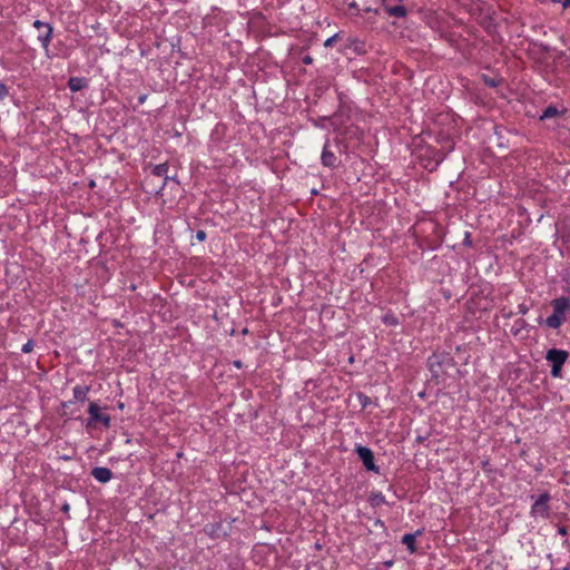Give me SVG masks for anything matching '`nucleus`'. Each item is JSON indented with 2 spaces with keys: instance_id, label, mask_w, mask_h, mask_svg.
Returning <instances> with one entry per match:
<instances>
[{
  "instance_id": "obj_12",
  "label": "nucleus",
  "mask_w": 570,
  "mask_h": 570,
  "mask_svg": "<svg viewBox=\"0 0 570 570\" xmlns=\"http://www.w3.org/2000/svg\"><path fill=\"white\" fill-rule=\"evenodd\" d=\"M68 87L72 92L80 91L87 87V80L82 77H70L68 80Z\"/></svg>"
},
{
  "instance_id": "obj_15",
  "label": "nucleus",
  "mask_w": 570,
  "mask_h": 570,
  "mask_svg": "<svg viewBox=\"0 0 570 570\" xmlns=\"http://www.w3.org/2000/svg\"><path fill=\"white\" fill-rule=\"evenodd\" d=\"M368 501H370L372 507H379V505L384 504L386 502L384 495L381 492L372 493L370 495Z\"/></svg>"
},
{
  "instance_id": "obj_13",
  "label": "nucleus",
  "mask_w": 570,
  "mask_h": 570,
  "mask_svg": "<svg viewBox=\"0 0 570 570\" xmlns=\"http://www.w3.org/2000/svg\"><path fill=\"white\" fill-rule=\"evenodd\" d=\"M89 391V385H76L72 390L75 400L79 402H85L88 397Z\"/></svg>"
},
{
  "instance_id": "obj_17",
  "label": "nucleus",
  "mask_w": 570,
  "mask_h": 570,
  "mask_svg": "<svg viewBox=\"0 0 570 570\" xmlns=\"http://www.w3.org/2000/svg\"><path fill=\"white\" fill-rule=\"evenodd\" d=\"M383 323L386 325L395 326L399 324L397 318L394 315H385L383 317Z\"/></svg>"
},
{
  "instance_id": "obj_25",
  "label": "nucleus",
  "mask_w": 570,
  "mask_h": 570,
  "mask_svg": "<svg viewBox=\"0 0 570 570\" xmlns=\"http://www.w3.org/2000/svg\"><path fill=\"white\" fill-rule=\"evenodd\" d=\"M302 62H303L304 65H312V63H313V58H312L311 56H308V55H307V56H304V57L302 58Z\"/></svg>"
},
{
  "instance_id": "obj_11",
  "label": "nucleus",
  "mask_w": 570,
  "mask_h": 570,
  "mask_svg": "<svg viewBox=\"0 0 570 570\" xmlns=\"http://www.w3.org/2000/svg\"><path fill=\"white\" fill-rule=\"evenodd\" d=\"M423 533V530H417L416 532L414 533H405L403 537H402V540L401 542L403 544L406 546L407 550L411 552V553H414L416 552V543H415V540L417 537H420L421 534Z\"/></svg>"
},
{
  "instance_id": "obj_5",
  "label": "nucleus",
  "mask_w": 570,
  "mask_h": 570,
  "mask_svg": "<svg viewBox=\"0 0 570 570\" xmlns=\"http://www.w3.org/2000/svg\"><path fill=\"white\" fill-rule=\"evenodd\" d=\"M355 452L357 453L366 470L379 473V466L375 464L374 454L370 448L356 445Z\"/></svg>"
},
{
  "instance_id": "obj_3",
  "label": "nucleus",
  "mask_w": 570,
  "mask_h": 570,
  "mask_svg": "<svg viewBox=\"0 0 570 570\" xmlns=\"http://www.w3.org/2000/svg\"><path fill=\"white\" fill-rule=\"evenodd\" d=\"M550 500H551V497L548 492L540 494L531 507V512H530L531 515L549 518V515H550L549 501Z\"/></svg>"
},
{
  "instance_id": "obj_20",
  "label": "nucleus",
  "mask_w": 570,
  "mask_h": 570,
  "mask_svg": "<svg viewBox=\"0 0 570 570\" xmlns=\"http://www.w3.org/2000/svg\"><path fill=\"white\" fill-rule=\"evenodd\" d=\"M8 95H9L8 87L3 82H0V100H3L6 97H8Z\"/></svg>"
},
{
  "instance_id": "obj_10",
  "label": "nucleus",
  "mask_w": 570,
  "mask_h": 570,
  "mask_svg": "<svg viewBox=\"0 0 570 570\" xmlns=\"http://www.w3.org/2000/svg\"><path fill=\"white\" fill-rule=\"evenodd\" d=\"M91 475L100 483H107L112 478L110 469L105 466H96L91 470Z\"/></svg>"
},
{
  "instance_id": "obj_31",
  "label": "nucleus",
  "mask_w": 570,
  "mask_h": 570,
  "mask_svg": "<svg viewBox=\"0 0 570 570\" xmlns=\"http://www.w3.org/2000/svg\"><path fill=\"white\" fill-rule=\"evenodd\" d=\"M169 180H173V181L178 183V180L176 179V176H168V181H169Z\"/></svg>"
},
{
  "instance_id": "obj_7",
  "label": "nucleus",
  "mask_w": 570,
  "mask_h": 570,
  "mask_svg": "<svg viewBox=\"0 0 570 570\" xmlns=\"http://www.w3.org/2000/svg\"><path fill=\"white\" fill-rule=\"evenodd\" d=\"M204 532L212 539H219L228 535V531L224 528L222 521L207 523L204 527Z\"/></svg>"
},
{
  "instance_id": "obj_21",
  "label": "nucleus",
  "mask_w": 570,
  "mask_h": 570,
  "mask_svg": "<svg viewBox=\"0 0 570 570\" xmlns=\"http://www.w3.org/2000/svg\"><path fill=\"white\" fill-rule=\"evenodd\" d=\"M337 37H338V35L336 33V35L327 38L324 42V47H332L334 45V42L336 41Z\"/></svg>"
},
{
  "instance_id": "obj_32",
  "label": "nucleus",
  "mask_w": 570,
  "mask_h": 570,
  "mask_svg": "<svg viewBox=\"0 0 570 570\" xmlns=\"http://www.w3.org/2000/svg\"><path fill=\"white\" fill-rule=\"evenodd\" d=\"M562 570H569V567H564Z\"/></svg>"
},
{
  "instance_id": "obj_8",
  "label": "nucleus",
  "mask_w": 570,
  "mask_h": 570,
  "mask_svg": "<svg viewBox=\"0 0 570 570\" xmlns=\"http://www.w3.org/2000/svg\"><path fill=\"white\" fill-rule=\"evenodd\" d=\"M322 165L328 168H335L337 166V157L333 151L330 150L328 140L325 142L322 155H321Z\"/></svg>"
},
{
  "instance_id": "obj_14",
  "label": "nucleus",
  "mask_w": 570,
  "mask_h": 570,
  "mask_svg": "<svg viewBox=\"0 0 570 570\" xmlns=\"http://www.w3.org/2000/svg\"><path fill=\"white\" fill-rule=\"evenodd\" d=\"M385 11L390 17L404 18L407 9L404 6H385Z\"/></svg>"
},
{
  "instance_id": "obj_2",
  "label": "nucleus",
  "mask_w": 570,
  "mask_h": 570,
  "mask_svg": "<svg viewBox=\"0 0 570 570\" xmlns=\"http://www.w3.org/2000/svg\"><path fill=\"white\" fill-rule=\"evenodd\" d=\"M569 353L564 350L550 348L546 354V360L551 363V375L553 377H560L562 366L567 362Z\"/></svg>"
},
{
  "instance_id": "obj_30",
  "label": "nucleus",
  "mask_w": 570,
  "mask_h": 570,
  "mask_svg": "<svg viewBox=\"0 0 570 570\" xmlns=\"http://www.w3.org/2000/svg\"><path fill=\"white\" fill-rule=\"evenodd\" d=\"M569 7H570V0H564L563 8H569Z\"/></svg>"
},
{
  "instance_id": "obj_23",
  "label": "nucleus",
  "mask_w": 570,
  "mask_h": 570,
  "mask_svg": "<svg viewBox=\"0 0 570 570\" xmlns=\"http://www.w3.org/2000/svg\"><path fill=\"white\" fill-rule=\"evenodd\" d=\"M518 312L521 315H525L529 312V307L525 304H520L518 306Z\"/></svg>"
},
{
  "instance_id": "obj_22",
  "label": "nucleus",
  "mask_w": 570,
  "mask_h": 570,
  "mask_svg": "<svg viewBox=\"0 0 570 570\" xmlns=\"http://www.w3.org/2000/svg\"><path fill=\"white\" fill-rule=\"evenodd\" d=\"M206 236H207V235H206V232H205V230H203V229H199V230H197V233H196V238H197V240H199V242H204V240L206 239Z\"/></svg>"
},
{
  "instance_id": "obj_19",
  "label": "nucleus",
  "mask_w": 570,
  "mask_h": 570,
  "mask_svg": "<svg viewBox=\"0 0 570 570\" xmlns=\"http://www.w3.org/2000/svg\"><path fill=\"white\" fill-rule=\"evenodd\" d=\"M33 346H35L33 341L29 340L27 343H24L22 345L21 351H22V353H30L33 350Z\"/></svg>"
},
{
  "instance_id": "obj_29",
  "label": "nucleus",
  "mask_w": 570,
  "mask_h": 570,
  "mask_svg": "<svg viewBox=\"0 0 570 570\" xmlns=\"http://www.w3.org/2000/svg\"><path fill=\"white\" fill-rule=\"evenodd\" d=\"M234 366L237 368H240L243 366L242 361H239V360L234 361Z\"/></svg>"
},
{
  "instance_id": "obj_18",
  "label": "nucleus",
  "mask_w": 570,
  "mask_h": 570,
  "mask_svg": "<svg viewBox=\"0 0 570 570\" xmlns=\"http://www.w3.org/2000/svg\"><path fill=\"white\" fill-rule=\"evenodd\" d=\"M358 401L363 409L366 407L367 405H370V403H371V399L363 393L358 394Z\"/></svg>"
},
{
  "instance_id": "obj_28",
  "label": "nucleus",
  "mask_w": 570,
  "mask_h": 570,
  "mask_svg": "<svg viewBox=\"0 0 570 570\" xmlns=\"http://www.w3.org/2000/svg\"><path fill=\"white\" fill-rule=\"evenodd\" d=\"M147 95H141L138 97V102L141 105L146 101Z\"/></svg>"
},
{
  "instance_id": "obj_27",
  "label": "nucleus",
  "mask_w": 570,
  "mask_h": 570,
  "mask_svg": "<svg viewBox=\"0 0 570 570\" xmlns=\"http://www.w3.org/2000/svg\"><path fill=\"white\" fill-rule=\"evenodd\" d=\"M69 509H70V505L68 503H65L62 507H61V510L63 513H68L69 512Z\"/></svg>"
},
{
  "instance_id": "obj_1",
  "label": "nucleus",
  "mask_w": 570,
  "mask_h": 570,
  "mask_svg": "<svg viewBox=\"0 0 570 570\" xmlns=\"http://www.w3.org/2000/svg\"><path fill=\"white\" fill-rule=\"evenodd\" d=\"M553 308L552 314L544 320V324L553 330H558L567 318V313L570 311V298L568 296H560L551 301Z\"/></svg>"
},
{
  "instance_id": "obj_9",
  "label": "nucleus",
  "mask_w": 570,
  "mask_h": 570,
  "mask_svg": "<svg viewBox=\"0 0 570 570\" xmlns=\"http://www.w3.org/2000/svg\"><path fill=\"white\" fill-rule=\"evenodd\" d=\"M168 169H169V166L167 163H163V164H158V165H155L153 166L151 168V174L156 177H163L164 178V181L161 184V186L159 187V190H157L156 193H160V190L166 186V184L168 183Z\"/></svg>"
},
{
  "instance_id": "obj_24",
  "label": "nucleus",
  "mask_w": 570,
  "mask_h": 570,
  "mask_svg": "<svg viewBox=\"0 0 570 570\" xmlns=\"http://www.w3.org/2000/svg\"><path fill=\"white\" fill-rule=\"evenodd\" d=\"M463 244L465 246H472L471 234L469 232L465 233Z\"/></svg>"
},
{
  "instance_id": "obj_16",
  "label": "nucleus",
  "mask_w": 570,
  "mask_h": 570,
  "mask_svg": "<svg viewBox=\"0 0 570 570\" xmlns=\"http://www.w3.org/2000/svg\"><path fill=\"white\" fill-rule=\"evenodd\" d=\"M557 115H559V110L557 109V107L550 105L543 110L542 115L540 116V119L541 120L549 119Z\"/></svg>"
},
{
  "instance_id": "obj_6",
  "label": "nucleus",
  "mask_w": 570,
  "mask_h": 570,
  "mask_svg": "<svg viewBox=\"0 0 570 570\" xmlns=\"http://www.w3.org/2000/svg\"><path fill=\"white\" fill-rule=\"evenodd\" d=\"M33 27L38 30L43 29V35H38L37 39L41 43V47L47 51L53 37V28L49 22L41 20H35Z\"/></svg>"
},
{
  "instance_id": "obj_4",
  "label": "nucleus",
  "mask_w": 570,
  "mask_h": 570,
  "mask_svg": "<svg viewBox=\"0 0 570 570\" xmlns=\"http://www.w3.org/2000/svg\"><path fill=\"white\" fill-rule=\"evenodd\" d=\"M89 419L87 425L90 426L96 422H100L104 428H110L111 419L108 414L100 412V407L96 402H91L88 406Z\"/></svg>"
},
{
  "instance_id": "obj_26",
  "label": "nucleus",
  "mask_w": 570,
  "mask_h": 570,
  "mask_svg": "<svg viewBox=\"0 0 570 570\" xmlns=\"http://www.w3.org/2000/svg\"><path fill=\"white\" fill-rule=\"evenodd\" d=\"M558 533L561 534V535H566L567 534V528L566 527H560L558 529Z\"/></svg>"
}]
</instances>
